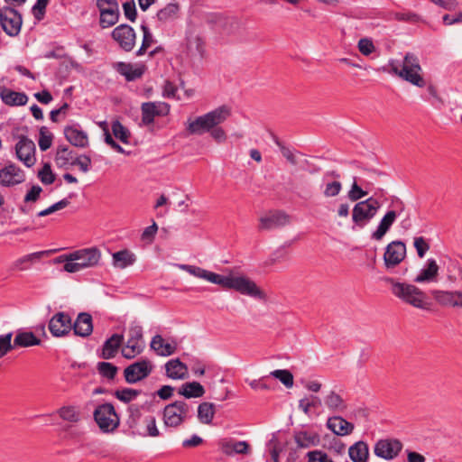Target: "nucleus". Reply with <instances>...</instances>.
I'll return each mask as SVG.
<instances>
[{"mask_svg": "<svg viewBox=\"0 0 462 462\" xmlns=\"http://www.w3.org/2000/svg\"><path fill=\"white\" fill-rule=\"evenodd\" d=\"M439 274V265L434 259H428L425 267L420 270V273L414 278V282L423 283L436 280Z\"/></svg>", "mask_w": 462, "mask_h": 462, "instance_id": "nucleus-30", "label": "nucleus"}, {"mask_svg": "<svg viewBox=\"0 0 462 462\" xmlns=\"http://www.w3.org/2000/svg\"><path fill=\"white\" fill-rule=\"evenodd\" d=\"M290 223V216L282 211H271L259 219V230H272Z\"/></svg>", "mask_w": 462, "mask_h": 462, "instance_id": "nucleus-20", "label": "nucleus"}, {"mask_svg": "<svg viewBox=\"0 0 462 462\" xmlns=\"http://www.w3.org/2000/svg\"><path fill=\"white\" fill-rule=\"evenodd\" d=\"M326 426L335 435L341 437L350 435L355 429L353 423L337 415L329 417L327 420Z\"/></svg>", "mask_w": 462, "mask_h": 462, "instance_id": "nucleus-22", "label": "nucleus"}, {"mask_svg": "<svg viewBox=\"0 0 462 462\" xmlns=\"http://www.w3.org/2000/svg\"><path fill=\"white\" fill-rule=\"evenodd\" d=\"M14 344L15 348H25L40 346L42 340L32 331L18 329L14 338Z\"/></svg>", "mask_w": 462, "mask_h": 462, "instance_id": "nucleus-27", "label": "nucleus"}, {"mask_svg": "<svg viewBox=\"0 0 462 462\" xmlns=\"http://www.w3.org/2000/svg\"><path fill=\"white\" fill-rule=\"evenodd\" d=\"M180 6L178 4L170 3L157 13L159 21L166 23L175 19L178 15Z\"/></svg>", "mask_w": 462, "mask_h": 462, "instance_id": "nucleus-42", "label": "nucleus"}, {"mask_svg": "<svg viewBox=\"0 0 462 462\" xmlns=\"http://www.w3.org/2000/svg\"><path fill=\"white\" fill-rule=\"evenodd\" d=\"M180 395L187 399L202 397L205 393L204 387L198 382L183 383L178 390Z\"/></svg>", "mask_w": 462, "mask_h": 462, "instance_id": "nucleus-37", "label": "nucleus"}, {"mask_svg": "<svg viewBox=\"0 0 462 462\" xmlns=\"http://www.w3.org/2000/svg\"><path fill=\"white\" fill-rule=\"evenodd\" d=\"M166 375L169 378L177 380L184 379L187 376L188 367L179 358L171 359L165 364Z\"/></svg>", "mask_w": 462, "mask_h": 462, "instance_id": "nucleus-33", "label": "nucleus"}, {"mask_svg": "<svg viewBox=\"0 0 462 462\" xmlns=\"http://www.w3.org/2000/svg\"><path fill=\"white\" fill-rule=\"evenodd\" d=\"M145 425V435L152 438L160 436V430L157 428V420L154 416H146L143 420Z\"/></svg>", "mask_w": 462, "mask_h": 462, "instance_id": "nucleus-51", "label": "nucleus"}, {"mask_svg": "<svg viewBox=\"0 0 462 462\" xmlns=\"http://www.w3.org/2000/svg\"><path fill=\"white\" fill-rule=\"evenodd\" d=\"M402 448V443L397 439H383L375 443L374 452L379 457L393 460L400 454Z\"/></svg>", "mask_w": 462, "mask_h": 462, "instance_id": "nucleus-16", "label": "nucleus"}, {"mask_svg": "<svg viewBox=\"0 0 462 462\" xmlns=\"http://www.w3.org/2000/svg\"><path fill=\"white\" fill-rule=\"evenodd\" d=\"M388 66L390 67V73L398 76L416 87H425L426 81L421 75L422 68L418 56L414 53L407 52L403 57L402 66L399 61L395 60H389Z\"/></svg>", "mask_w": 462, "mask_h": 462, "instance_id": "nucleus-4", "label": "nucleus"}, {"mask_svg": "<svg viewBox=\"0 0 462 462\" xmlns=\"http://www.w3.org/2000/svg\"><path fill=\"white\" fill-rule=\"evenodd\" d=\"M267 448L273 462H279V455L282 449L279 447V441L275 436H273V438L269 440Z\"/></svg>", "mask_w": 462, "mask_h": 462, "instance_id": "nucleus-58", "label": "nucleus"}, {"mask_svg": "<svg viewBox=\"0 0 462 462\" xmlns=\"http://www.w3.org/2000/svg\"><path fill=\"white\" fill-rule=\"evenodd\" d=\"M75 153L68 146H59L55 154V163L58 168L67 169L73 165Z\"/></svg>", "mask_w": 462, "mask_h": 462, "instance_id": "nucleus-36", "label": "nucleus"}, {"mask_svg": "<svg viewBox=\"0 0 462 462\" xmlns=\"http://www.w3.org/2000/svg\"><path fill=\"white\" fill-rule=\"evenodd\" d=\"M123 335L113 334L104 342L100 357L104 359H111L115 357L118 352V349L123 345Z\"/></svg>", "mask_w": 462, "mask_h": 462, "instance_id": "nucleus-28", "label": "nucleus"}, {"mask_svg": "<svg viewBox=\"0 0 462 462\" xmlns=\"http://www.w3.org/2000/svg\"><path fill=\"white\" fill-rule=\"evenodd\" d=\"M43 254L44 252H36L20 257L13 263L12 269L15 271L28 270L34 263L42 258Z\"/></svg>", "mask_w": 462, "mask_h": 462, "instance_id": "nucleus-38", "label": "nucleus"}, {"mask_svg": "<svg viewBox=\"0 0 462 462\" xmlns=\"http://www.w3.org/2000/svg\"><path fill=\"white\" fill-rule=\"evenodd\" d=\"M123 11L126 19L134 22L137 17L136 6L134 0H129L123 4Z\"/></svg>", "mask_w": 462, "mask_h": 462, "instance_id": "nucleus-56", "label": "nucleus"}, {"mask_svg": "<svg viewBox=\"0 0 462 462\" xmlns=\"http://www.w3.org/2000/svg\"><path fill=\"white\" fill-rule=\"evenodd\" d=\"M141 30L143 31V36L142 45L139 48V50L136 51L137 56L143 55L146 52L147 49L153 42V37H152V32H150L149 27L146 24H142Z\"/></svg>", "mask_w": 462, "mask_h": 462, "instance_id": "nucleus-47", "label": "nucleus"}, {"mask_svg": "<svg viewBox=\"0 0 462 462\" xmlns=\"http://www.w3.org/2000/svg\"><path fill=\"white\" fill-rule=\"evenodd\" d=\"M157 230V224L153 221L151 226L145 227L144 230L143 231L142 239L143 241L152 242L154 239Z\"/></svg>", "mask_w": 462, "mask_h": 462, "instance_id": "nucleus-64", "label": "nucleus"}, {"mask_svg": "<svg viewBox=\"0 0 462 462\" xmlns=\"http://www.w3.org/2000/svg\"><path fill=\"white\" fill-rule=\"evenodd\" d=\"M348 455L353 462H367L369 458V448L365 441H357L348 448Z\"/></svg>", "mask_w": 462, "mask_h": 462, "instance_id": "nucleus-34", "label": "nucleus"}, {"mask_svg": "<svg viewBox=\"0 0 462 462\" xmlns=\"http://www.w3.org/2000/svg\"><path fill=\"white\" fill-rule=\"evenodd\" d=\"M25 180L24 171L13 162L0 170V186L14 187Z\"/></svg>", "mask_w": 462, "mask_h": 462, "instance_id": "nucleus-19", "label": "nucleus"}, {"mask_svg": "<svg viewBox=\"0 0 462 462\" xmlns=\"http://www.w3.org/2000/svg\"><path fill=\"white\" fill-rule=\"evenodd\" d=\"M308 462H334L332 458L322 450H312L307 453Z\"/></svg>", "mask_w": 462, "mask_h": 462, "instance_id": "nucleus-55", "label": "nucleus"}, {"mask_svg": "<svg viewBox=\"0 0 462 462\" xmlns=\"http://www.w3.org/2000/svg\"><path fill=\"white\" fill-rule=\"evenodd\" d=\"M100 258V251L97 247H89L61 255L55 259V262H65L63 271L73 273L97 265Z\"/></svg>", "mask_w": 462, "mask_h": 462, "instance_id": "nucleus-5", "label": "nucleus"}, {"mask_svg": "<svg viewBox=\"0 0 462 462\" xmlns=\"http://www.w3.org/2000/svg\"><path fill=\"white\" fill-rule=\"evenodd\" d=\"M42 191V189L38 186L34 185L32 187V189L26 193L24 197V202H35L39 199L40 195Z\"/></svg>", "mask_w": 462, "mask_h": 462, "instance_id": "nucleus-63", "label": "nucleus"}, {"mask_svg": "<svg viewBox=\"0 0 462 462\" xmlns=\"http://www.w3.org/2000/svg\"><path fill=\"white\" fill-rule=\"evenodd\" d=\"M271 375L280 380L287 388L293 386V375L286 369H278L271 372Z\"/></svg>", "mask_w": 462, "mask_h": 462, "instance_id": "nucleus-48", "label": "nucleus"}, {"mask_svg": "<svg viewBox=\"0 0 462 462\" xmlns=\"http://www.w3.org/2000/svg\"><path fill=\"white\" fill-rule=\"evenodd\" d=\"M151 347L162 356H171L176 351V344L165 342L161 335H156L152 338Z\"/></svg>", "mask_w": 462, "mask_h": 462, "instance_id": "nucleus-35", "label": "nucleus"}, {"mask_svg": "<svg viewBox=\"0 0 462 462\" xmlns=\"http://www.w3.org/2000/svg\"><path fill=\"white\" fill-rule=\"evenodd\" d=\"M64 134L66 139L76 147L86 148L88 145L87 133L75 126L65 127Z\"/></svg>", "mask_w": 462, "mask_h": 462, "instance_id": "nucleus-29", "label": "nucleus"}, {"mask_svg": "<svg viewBox=\"0 0 462 462\" xmlns=\"http://www.w3.org/2000/svg\"><path fill=\"white\" fill-rule=\"evenodd\" d=\"M48 328L55 337H65L72 330V319L68 313L58 312L50 319Z\"/></svg>", "mask_w": 462, "mask_h": 462, "instance_id": "nucleus-18", "label": "nucleus"}, {"mask_svg": "<svg viewBox=\"0 0 462 462\" xmlns=\"http://www.w3.org/2000/svg\"><path fill=\"white\" fill-rule=\"evenodd\" d=\"M383 281L389 285L391 293L402 302L420 310H430V302L425 292L415 285L399 282L393 277H384Z\"/></svg>", "mask_w": 462, "mask_h": 462, "instance_id": "nucleus-3", "label": "nucleus"}, {"mask_svg": "<svg viewBox=\"0 0 462 462\" xmlns=\"http://www.w3.org/2000/svg\"><path fill=\"white\" fill-rule=\"evenodd\" d=\"M13 332L0 336V358L4 357L8 352L15 349L14 342L12 343Z\"/></svg>", "mask_w": 462, "mask_h": 462, "instance_id": "nucleus-50", "label": "nucleus"}, {"mask_svg": "<svg viewBox=\"0 0 462 462\" xmlns=\"http://www.w3.org/2000/svg\"><path fill=\"white\" fill-rule=\"evenodd\" d=\"M323 402L328 411L333 413H344L347 410L346 400L335 390L324 395Z\"/></svg>", "mask_w": 462, "mask_h": 462, "instance_id": "nucleus-23", "label": "nucleus"}, {"mask_svg": "<svg viewBox=\"0 0 462 462\" xmlns=\"http://www.w3.org/2000/svg\"><path fill=\"white\" fill-rule=\"evenodd\" d=\"M142 393V390L133 389V388H122L117 389L114 395L115 397L124 403H130L134 401L137 396Z\"/></svg>", "mask_w": 462, "mask_h": 462, "instance_id": "nucleus-43", "label": "nucleus"}, {"mask_svg": "<svg viewBox=\"0 0 462 462\" xmlns=\"http://www.w3.org/2000/svg\"><path fill=\"white\" fill-rule=\"evenodd\" d=\"M112 132L114 136L121 141L123 143L128 144L130 143V132L118 120L112 123Z\"/></svg>", "mask_w": 462, "mask_h": 462, "instance_id": "nucleus-45", "label": "nucleus"}, {"mask_svg": "<svg viewBox=\"0 0 462 462\" xmlns=\"http://www.w3.org/2000/svg\"><path fill=\"white\" fill-rule=\"evenodd\" d=\"M191 406L184 401H175L167 404L162 411L164 425L178 428L191 417Z\"/></svg>", "mask_w": 462, "mask_h": 462, "instance_id": "nucleus-6", "label": "nucleus"}, {"mask_svg": "<svg viewBox=\"0 0 462 462\" xmlns=\"http://www.w3.org/2000/svg\"><path fill=\"white\" fill-rule=\"evenodd\" d=\"M14 150L16 158L26 167L30 168L35 164L36 147L32 140L23 135L21 136L15 144Z\"/></svg>", "mask_w": 462, "mask_h": 462, "instance_id": "nucleus-14", "label": "nucleus"}, {"mask_svg": "<svg viewBox=\"0 0 462 462\" xmlns=\"http://www.w3.org/2000/svg\"><path fill=\"white\" fill-rule=\"evenodd\" d=\"M431 294L439 303L453 307V291H432Z\"/></svg>", "mask_w": 462, "mask_h": 462, "instance_id": "nucleus-52", "label": "nucleus"}, {"mask_svg": "<svg viewBox=\"0 0 462 462\" xmlns=\"http://www.w3.org/2000/svg\"><path fill=\"white\" fill-rule=\"evenodd\" d=\"M380 202L370 197L365 200L357 202L352 210V220L359 228L365 227L377 214Z\"/></svg>", "mask_w": 462, "mask_h": 462, "instance_id": "nucleus-7", "label": "nucleus"}, {"mask_svg": "<svg viewBox=\"0 0 462 462\" xmlns=\"http://www.w3.org/2000/svg\"><path fill=\"white\" fill-rule=\"evenodd\" d=\"M49 2L50 0H37L35 5L32 6V13L35 19L41 21L43 18L46 6L48 5Z\"/></svg>", "mask_w": 462, "mask_h": 462, "instance_id": "nucleus-60", "label": "nucleus"}, {"mask_svg": "<svg viewBox=\"0 0 462 462\" xmlns=\"http://www.w3.org/2000/svg\"><path fill=\"white\" fill-rule=\"evenodd\" d=\"M53 134L47 126H42L39 131V147L42 151H47L52 144Z\"/></svg>", "mask_w": 462, "mask_h": 462, "instance_id": "nucleus-46", "label": "nucleus"}, {"mask_svg": "<svg viewBox=\"0 0 462 462\" xmlns=\"http://www.w3.org/2000/svg\"><path fill=\"white\" fill-rule=\"evenodd\" d=\"M413 245L417 251L418 256L423 258L426 252L430 249V245L426 242L424 237L418 236L414 238Z\"/></svg>", "mask_w": 462, "mask_h": 462, "instance_id": "nucleus-61", "label": "nucleus"}, {"mask_svg": "<svg viewBox=\"0 0 462 462\" xmlns=\"http://www.w3.org/2000/svg\"><path fill=\"white\" fill-rule=\"evenodd\" d=\"M72 330L76 336L87 337L93 331L92 317L89 313L81 312L78 315L76 320L72 322Z\"/></svg>", "mask_w": 462, "mask_h": 462, "instance_id": "nucleus-25", "label": "nucleus"}, {"mask_svg": "<svg viewBox=\"0 0 462 462\" xmlns=\"http://www.w3.org/2000/svg\"><path fill=\"white\" fill-rule=\"evenodd\" d=\"M96 5L100 14L99 24L103 29L112 27L117 23L120 11L116 0H97Z\"/></svg>", "mask_w": 462, "mask_h": 462, "instance_id": "nucleus-10", "label": "nucleus"}, {"mask_svg": "<svg viewBox=\"0 0 462 462\" xmlns=\"http://www.w3.org/2000/svg\"><path fill=\"white\" fill-rule=\"evenodd\" d=\"M73 165L79 167L83 172H88L91 167V159L89 156L82 154L75 158Z\"/></svg>", "mask_w": 462, "mask_h": 462, "instance_id": "nucleus-62", "label": "nucleus"}, {"mask_svg": "<svg viewBox=\"0 0 462 462\" xmlns=\"http://www.w3.org/2000/svg\"><path fill=\"white\" fill-rule=\"evenodd\" d=\"M406 256V245L402 241H393L387 245L383 254L385 270L390 273H395V268Z\"/></svg>", "mask_w": 462, "mask_h": 462, "instance_id": "nucleus-12", "label": "nucleus"}, {"mask_svg": "<svg viewBox=\"0 0 462 462\" xmlns=\"http://www.w3.org/2000/svg\"><path fill=\"white\" fill-rule=\"evenodd\" d=\"M152 371V365L147 359L134 362L124 370V376L126 383H136L150 375Z\"/></svg>", "mask_w": 462, "mask_h": 462, "instance_id": "nucleus-13", "label": "nucleus"}, {"mask_svg": "<svg viewBox=\"0 0 462 462\" xmlns=\"http://www.w3.org/2000/svg\"><path fill=\"white\" fill-rule=\"evenodd\" d=\"M111 36L125 51L129 52L134 48L136 34L132 26L122 23L112 31Z\"/></svg>", "mask_w": 462, "mask_h": 462, "instance_id": "nucleus-15", "label": "nucleus"}, {"mask_svg": "<svg viewBox=\"0 0 462 462\" xmlns=\"http://www.w3.org/2000/svg\"><path fill=\"white\" fill-rule=\"evenodd\" d=\"M396 217V212L394 210H389L381 219L376 230L372 234V238L376 241L382 240L395 222Z\"/></svg>", "mask_w": 462, "mask_h": 462, "instance_id": "nucleus-32", "label": "nucleus"}, {"mask_svg": "<svg viewBox=\"0 0 462 462\" xmlns=\"http://www.w3.org/2000/svg\"><path fill=\"white\" fill-rule=\"evenodd\" d=\"M357 47H358L359 51L365 56L370 55L375 50V47H374L372 40H370L368 38L360 39L358 42Z\"/></svg>", "mask_w": 462, "mask_h": 462, "instance_id": "nucleus-59", "label": "nucleus"}, {"mask_svg": "<svg viewBox=\"0 0 462 462\" xmlns=\"http://www.w3.org/2000/svg\"><path fill=\"white\" fill-rule=\"evenodd\" d=\"M367 195V191L364 190L356 182V178H354L353 184L348 191L347 197L351 201H357Z\"/></svg>", "mask_w": 462, "mask_h": 462, "instance_id": "nucleus-54", "label": "nucleus"}, {"mask_svg": "<svg viewBox=\"0 0 462 462\" xmlns=\"http://www.w3.org/2000/svg\"><path fill=\"white\" fill-rule=\"evenodd\" d=\"M170 105L165 102H144L141 106L142 122L150 125L155 117L165 116L170 113Z\"/></svg>", "mask_w": 462, "mask_h": 462, "instance_id": "nucleus-17", "label": "nucleus"}, {"mask_svg": "<svg viewBox=\"0 0 462 462\" xmlns=\"http://www.w3.org/2000/svg\"><path fill=\"white\" fill-rule=\"evenodd\" d=\"M60 419L71 423H77L80 420V412L76 406L65 405L57 411Z\"/></svg>", "mask_w": 462, "mask_h": 462, "instance_id": "nucleus-40", "label": "nucleus"}, {"mask_svg": "<svg viewBox=\"0 0 462 462\" xmlns=\"http://www.w3.org/2000/svg\"><path fill=\"white\" fill-rule=\"evenodd\" d=\"M0 97L4 104L10 106H24L28 101L25 93L14 91L5 86H0Z\"/></svg>", "mask_w": 462, "mask_h": 462, "instance_id": "nucleus-26", "label": "nucleus"}, {"mask_svg": "<svg viewBox=\"0 0 462 462\" xmlns=\"http://www.w3.org/2000/svg\"><path fill=\"white\" fill-rule=\"evenodd\" d=\"M342 189V184L340 181L334 180L326 184L323 194L327 198H332L337 196Z\"/></svg>", "mask_w": 462, "mask_h": 462, "instance_id": "nucleus-57", "label": "nucleus"}, {"mask_svg": "<svg viewBox=\"0 0 462 462\" xmlns=\"http://www.w3.org/2000/svg\"><path fill=\"white\" fill-rule=\"evenodd\" d=\"M219 445L222 452L227 456L246 454L249 450V444L244 440L223 439Z\"/></svg>", "mask_w": 462, "mask_h": 462, "instance_id": "nucleus-31", "label": "nucleus"}, {"mask_svg": "<svg viewBox=\"0 0 462 462\" xmlns=\"http://www.w3.org/2000/svg\"><path fill=\"white\" fill-rule=\"evenodd\" d=\"M179 268L195 277L219 285L225 290H234L242 295L254 299L264 300L266 298L265 293L257 284L245 275H235L232 271H229L227 275H221L189 264H180Z\"/></svg>", "mask_w": 462, "mask_h": 462, "instance_id": "nucleus-1", "label": "nucleus"}, {"mask_svg": "<svg viewBox=\"0 0 462 462\" xmlns=\"http://www.w3.org/2000/svg\"><path fill=\"white\" fill-rule=\"evenodd\" d=\"M143 349V328L132 323L128 329V339L121 350L122 356L126 359H133L141 354Z\"/></svg>", "mask_w": 462, "mask_h": 462, "instance_id": "nucleus-9", "label": "nucleus"}, {"mask_svg": "<svg viewBox=\"0 0 462 462\" xmlns=\"http://www.w3.org/2000/svg\"><path fill=\"white\" fill-rule=\"evenodd\" d=\"M231 116V109L227 106H221L216 109L199 116L195 119H189L186 130L189 134L202 135L209 133L210 136L218 143L226 140V133L221 127Z\"/></svg>", "mask_w": 462, "mask_h": 462, "instance_id": "nucleus-2", "label": "nucleus"}, {"mask_svg": "<svg viewBox=\"0 0 462 462\" xmlns=\"http://www.w3.org/2000/svg\"><path fill=\"white\" fill-rule=\"evenodd\" d=\"M97 371L103 377L112 380L116 375L118 368L111 363L99 362Z\"/></svg>", "mask_w": 462, "mask_h": 462, "instance_id": "nucleus-49", "label": "nucleus"}, {"mask_svg": "<svg viewBox=\"0 0 462 462\" xmlns=\"http://www.w3.org/2000/svg\"><path fill=\"white\" fill-rule=\"evenodd\" d=\"M38 178L46 185H50L55 180V174L52 172L51 165L45 163L41 171L38 172Z\"/></svg>", "mask_w": 462, "mask_h": 462, "instance_id": "nucleus-53", "label": "nucleus"}, {"mask_svg": "<svg viewBox=\"0 0 462 462\" xmlns=\"http://www.w3.org/2000/svg\"><path fill=\"white\" fill-rule=\"evenodd\" d=\"M23 23L21 14L11 6H4L0 9V25L3 31L9 36L19 34Z\"/></svg>", "mask_w": 462, "mask_h": 462, "instance_id": "nucleus-11", "label": "nucleus"}, {"mask_svg": "<svg viewBox=\"0 0 462 462\" xmlns=\"http://www.w3.org/2000/svg\"><path fill=\"white\" fill-rule=\"evenodd\" d=\"M320 405V398L315 395H311L310 398L305 397L299 401V409L307 416L310 415V410L312 408H319Z\"/></svg>", "mask_w": 462, "mask_h": 462, "instance_id": "nucleus-44", "label": "nucleus"}, {"mask_svg": "<svg viewBox=\"0 0 462 462\" xmlns=\"http://www.w3.org/2000/svg\"><path fill=\"white\" fill-rule=\"evenodd\" d=\"M93 416L101 431L105 433L113 432L120 424L119 417L111 403L98 405Z\"/></svg>", "mask_w": 462, "mask_h": 462, "instance_id": "nucleus-8", "label": "nucleus"}, {"mask_svg": "<svg viewBox=\"0 0 462 462\" xmlns=\"http://www.w3.org/2000/svg\"><path fill=\"white\" fill-rule=\"evenodd\" d=\"M135 262V255L128 250H121L113 254V264L115 267L124 269Z\"/></svg>", "mask_w": 462, "mask_h": 462, "instance_id": "nucleus-39", "label": "nucleus"}, {"mask_svg": "<svg viewBox=\"0 0 462 462\" xmlns=\"http://www.w3.org/2000/svg\"><path fill=\"white\" fill-rule=\"evenodd\" d=\"M112 67L129 82L142 78L146 69L143 64H132L123 61L115 62Z\"/></svg>", "mask_w": 462, "mask_h": 462, "instance_id": "nucleus-21", "label": "nucleus"}, {"mask_svg": "<svg viewBox=\"0 0 462 462\" xmlns=\"http://www.w3.org/2000/svg\"><path fill=\"white\" fill-rule=\"evenodd\" d=\"M293 439L297 448H310L319 446L320 443L319 434L310 430H295Z\"/></svg>", "mask_w": 462, "mask_h": 462, "instance_id": "nucleus-24", "label": "nucleus"}, {"mask_svg": "<svg viewBox=\"0 0 462 462\" xmlns=\"http://www.w3.org/2000/svg\"><path fill=\"white\" fill-rule=\"evenodd\" d=\"M215 415V404L212 402H202L198 407V418L204 424L211 423Z\"/></svg>", "mask_w": 462, "mask_h": 462, "instance_id": "nucleus-41", "label": "nucleus"}]
</instances>
